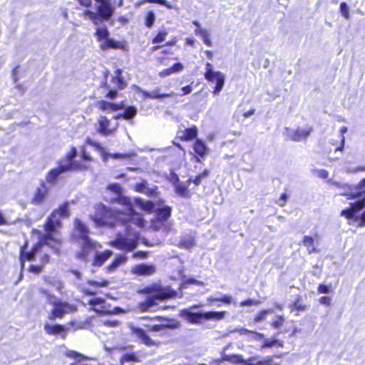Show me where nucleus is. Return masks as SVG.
<instances>
[{"instance_id":"nucleus-53","label":"nucleus","mask_w":365,"mask_h":365,"mask_svg":"<svg viewBox=\"0 0 365 365\" xmlns=\"http://www.w3.org/2000/svg\"><path fill=\"white\" fill-rule=\"evenodd\" d=\"M284 355V354L269 355L265 357L264 359H266L267 362L269 364V365H281L280 362L276 361L275 359H281Z\"/></svg>"},{"instance_id":"nucleus-45","label":"nucleus","mask_w":365,"mask_h":365,"mask_svg":"<svg viewBox=\"0 0 365 365\" xmlns=\"http://www.w3.org/2000/svg\"><path fill=\"white\" fill-rule=\"evenodd\" d=\"M86 284L94 288L107 287L109 285V281L107 279H103L100 282H98L93 279H88L86 281Z\"/></svg>"},{"instance_id":"nucleus-63","label":"nucleus","mask_w":365,"mask_h":365,"mask_svg":"<svg viewBox=\"0 0 365 365\" xmlns=\"http://www.w3.org/2000/svg\"><path fill=\"white\" fill-rule=\"evenodd\" d=\"M319 302L321 304L330 306L331 304V298L329 296H322L319 299Z\"/></svg>"},{"instance_id":"nucleus-24","label":"nucleus","mask_w":365,"mask_h":365,"mask_svg":"<svg viewBox=\"0 0 365 365\" xmlns=\"http://www.w3.org/2000/svg\"><path fill=\"white\" fill-rule=\"evenodd\" d=\"M113 255L110 250H105L102 252H96L93 257L91 264L93 267L102 266Z\"/></svg>"},{"instance_id":"nucleus-1","label":"nucleus","mask_w":365,"mask_h":365,"mask_svg":"<svg viewBox=\"0 0 365 365\" xmlns=\"http://www.w3.org/2000/svg\"><path fill=\"white\" fill-rule=\"evenodd\" d=\"M120 203L127 206V212L113 209L100 203L94 207V214L91 220L98 227L113 228L118 225L125 227V236L118 233L114 240L109 245L118 250L127 252L134 250L139 240V233L132 227L133 225L138 227L144 226V220L133 208L128 197H122L118 200Z\"/></svg>"},{"instance_id":"nucleus-17","label":"nucleus","mask_w":365,"mask_h":365,"mask_svg":"<svg viewBox=\"0 0 365 365\" xmlns=\"http://www.w3.org/2000/svg\"><path fill=\"white\" fill-rule=\"evenodd\" d=\"M197 128L196 125H192V126L185 129L184 130H178L176 138L180 141H191L197 138Z\"/></svg>"},{"instance_id":"nucleus-40","label":"nucleus","mask_w":365,"mask_h":365,"mask_svg":"<svg viewBox=\"0 0 365 365\" xmlns=\"http://www.w3.org/2000/svg\"><path fill=\"white\" fill-rule=\"evenodd\" d=\"M101 86L108 89V92L105 95V98H106L113 100V99H115V98H116L118 97V91L119 89H117L116 88H109V86H108V85L106 81L103 82L101 85Z\"/></svg>"},{"instance_id":"nucleus-60","label":"nucleus","mask_w":365,"mask_h":365,"mask_svg":"<svg viewBox=\"0 0 365 365\" xmlns=\"http://www.w3.org/2000/svg\"><path fill=\"white\" fill-rule=\"evenodd\" d=\"M340 11L342 14V16L346 19H349V9L347 6V4L346 2H341L340 4Z\"/></svg>"},{"instance_id":"nucleus-43","label":"nucleus","mask_w":365,"mask_h":365,"mask_svg":"<svg viewBox=\"0 0 365 365\" xmlns=\"http://www.w3.org/2000/svg\"><path fill=\"white\" fill-rule=\"evenodd\" d=\"M143 95L145 98H168L170 96L168 93H160L158 90H155L152 93H149L147 91H143Z\"/></svg>"},{"instance_id":"nucleus-26","label":"nucleus","mask_w":365,"mask_h":365,"mask_svg":"<svg viewBox=\"0 0 365 365\" xmlns=\"http://www.w3.org/2000/svg\"><path fill=\"white\" fill-rule=\"evenodd\" d=\"M127 257L123 255H117L113 260L105 267L106 273H112L118 269V268L127 262Z\"/></svg>"},{"instance_id":"nucleus-32","label":"nucleus","mask_w":365,"mask_h":365,"mask_svg":"<svg viewBox=\"0 0 365 365\" xmlns=\"http://www.w3.org/2000/svg\"><path fill=\"white\" fill-rule=\"evenodd\" d=\"M134 202L141 210L148 213L152 212L154 208V203L150 200L144 201L142 198L136 197Z\"/></svg>"},{"instance_id":"nucleus-5","label":"nucleus","mask_w":365,"mask_h":365,"mask_svg":"<svg viewBox=\"0 0 365 365\" xmlns=\"http://www.w3.org/2000/svg\"><path fill=\"white\" fill-rule=\"evenodd\" d=\"M98 5L96 8V12L91 10H84L82 15L85 18H88L95 25L102 21H108L113 16L115 11V6L112 0H95Z\"/></svg>"},{"instance_id":"nucleus-33","label":"nucleus","mask_w":365,"mask_h":365,"mask_svg":"<svg viewBox=\"0 0 365 365\" xmlns=\"http://www.w3.org/2000/svg\"><path fill=\"white\" fill-rule=\"evenodd\" d=\"M227 314L226 311H209L205 312V321L215 320L220 321L223 319Z\"/></svg>"},{"instance_id":"nucleus-30","label":"nucleus","mask_w":365,"mask_h":365,"mask_svg":"<svg viewBox=\"0 0 365 365\" xmlns=\"http://www.w3.org/2000/svg\"><path fill=\"white\" fill-rule=\"evenodd\" d=\"M114 73L115 76L112 77L111 82L115 85L117 89H125L127 86V83L122 76V70L117 68Z\"/></svg>"},{"instance_id":"nucleus-55","label":"nucleus","mask_w":365,"mask_h":365,"mask_svg":"<svg viewBox=\"0 0 365 365\" xmlns=\"http://www.w3.org/2000/svg\"><path fill=\"white\" fill-rule=\"evenodd\" d=\"M260 304V301L252 299L250 298L246 299L240 302V307L257 306Z\"/></svg>"},{"instance_id":"nucleus-20","label":"nucleus","mask_w":365,"mask_h":365,"mask_svg":"<svg viewBox=\"0 0 365 365\" xmlns=\"http://www.w3.org/2000/svg\"><path fill=\"white\" fill-rule=\"evenodd\" d=\"M98 124L97 132L103 135H110L115 131V129L110 128V120L105 115H102L98 118Z\"/></svg>"},{"instance_id":"nucleus-48","label":"nucleus","mask_w":365,"mask_h":365,"mask_svg":"<svg viewBox=\"0 0 365 365\" xmlns=\"http://www.w3.org/2000/svg\"><path fill=\"white\" fill-rule=\"evenodd\" d=\"M155 21V16L153 11H149L146 13L145 16V25L148 28H150L153 26Z\"/></svg>"},{"instance_id":"nucleus-19","label":"nucleus","mask_w":365,"mask_h":365,"mask_svg":"<svg viewBox=\"0 0 365 365\" xmlns=\"http://www.w3.org/2000/svg\"><path fill=\"white\" fill-rule=\"evenodd\" d=\"M44 329L48 335H61V338L65 339L66 336V331L68 329L63 324H50L48 323H46L44 324Z\"/></svg>"},{"instance_id":"nucleus-38","label":"nucleus","mask_w":365,"mask_h":365,"mask_svg":"<svg viewBox=\"0 0 365 365\" xmlns=\"http://www.w3.org/2000/svg\"><path fill=\"white\" fill-rule=\"evenodd\" d=\"M302 244L307 248L309 254H313L318 252L314 247V239L310 236H304L302 239Z\"/></svg>"},{"instance_id":"nucleus-50","label":"nucleus","mask_w":365,"mask_h":365,"mask_svg":"<svg viewBox=\"0 0 365 365\" xmlns=\"http://www.w3.org/2000/svg\"><path fill=\"white\" fill-rule=\"evenodd\" d=\"M168 35L166 30H160L158 32L156 36L152 39L153 43H159L163 42Z\"/></svg>"},{"instance_id":"nucleus-8","label":"nucleus","mask_w":365,"mask_h":365,"mask_svg":"<svg viewBox=\"0 0 365 365\" xmlns=\"http://www.w3.org/2000/svg\"><path fill=\"white\" fill-rule=\"evenodd\" d=\"M94 35L96 40L101 42L100 48L101 50L119 49L123 48V45L121 42L113 38H109L110 33L106 26L96 28Z\"/></svg>"},{"instance_id":"nucleus-13","label":"nucleus","mask_w":365,"mask_h":365,"mask_svg":"<svg viewBox=\"0 0 365 365\" xmlns=\"http://www.w3.org/2000/svg\"><path fill=\"white\" fill-rule=\"evenodd\" d=\"M77 155V150L75 147H72L66 154L64 160L66 163L71 166V171H84L88 170V167L83 163H81L74 160Z\"/></svg>"},{"instance_id":"nucleus-52","label":"nucleus","mask_w":365,"mask_h":365,"mask_svg":"<svg viewBox=\"0 0 365 365\" xmlns=\"http://www.w3.org/2000/svg\"><path fill=\"white\" fill-rule=\"evenodd\" d=\"M161 53L164 56L163 57H159L158 58V61L161 64H165L164 62L165 60H169L170 59V56H173L174 54L173 51L170 49H163L161 51Z\"/></svg>"},{"instance_id":"nucleus-18","label":"nucleus","mask_w":365,"mask_h":365,"mask_svg":"<svg viewBox=\"0 0 365 365\" xmlns=\"http://www.w3.org/2000/svg\"><path fill=\"white\" fill-rule=\"evenodd\" d=\"M155 270L154 265L141 263L133 266L130 272L138 276H150L153 274Z\"/></svg>"},{"instance_id":"nucleus-42","label":"nucleus","mask_w":365,"mask_h":365,"mask_svg":"<svg viewBox=\"0 0 365 365\" xmlns=\"http://www.w3.org/2000/svg\"><path fill=\"white\" fill-rule=\"evenodd\" d=\"M129 361L138 362L139 358L135 353H125L120 358V363L121 365Z\"/></svg>"},{"instance_id":"nucleus-39","label":"nucleus","mask_w":365,"mask_h":365,"mask_svg":"<svg viewBox=\"0 0 365 365\" xmlns=\"http://www.w3.org/2000/svg\"><path fill=\"white\" fill-rule=\"evenodd\" d=\"M95 247H86L85 246V242H83L82 245V250L76 253V257L81 260L86 261L87 258L89 255V250H94Z\"/></svg>"},{"instance_id":"nucleus-12","label":"nucleus","mask_w":365,"mask_h":365,"mask_svg":"<svg viewBox=\"0 0 365 365\" xmlns=\"http://www.w3.org/2000/svg\"><path fill=\"white\" fill-rule=\"evenodd\" d=\"M73 224V232L79 239L85 242V246L95 247V242L89 237L90 231L88 226L78 218L74 219Z\"/></svg>"},{"instance_id":"nucleus-41","label":"nucleus","mask_w":365,"mask_h":365,"mask_svg":"<svg viewBox=\"0 0 365 365\" xmlns=\"http://www.w3.org/2000/svg\"><path fill=\"white\" fill-rule=\"evenodd\" d=\"M210 174V171L208 169H204L200 173L195 176V178L192 180V182L195 184L196 187L199 186L202 180L207 178Z\"/></svg>"},{"instance_id":"nucleus-59","label":"nucleus","mask_w":365,"mask_h":365,"mask_svg":"<svg viewBox=\"0 0 365 365\" xmlns=\"http://www.w3.org/2000/svg\"><path fill=\"white\" fill-rule=\"evenodd\" d=\"M145 1L148 3L158 4L161 6H165L168 9H174V6L172 4H170L168 1H167L166 0H145Z\"/></svg>"},{"instance_id":"nucleus-27","label":"nucleus","mask_w":365,"mask_h":365,"mask_svg":"<svg viewBox=\"0 0 365 365\" xmlns=\"http://www.w3.org/2000/svg\"><path fill=\"white\" fill-rule=\"evenodd\" d=\"M192 182V179H188L187 181L183 182H177L175 185V192L177 195L185 198H189L190 197V192L188 189V186Z\"/></svg>"},{"instance_id":"nucleus-44","label":"nucleus","mask_w":365,"mask_h":365,"mask_svg":"<svg viewBox=\"0 0 365 365\" xmlns=\"http://www.w3.org/2000/svg\"><path fill=\"white\" fill-rule=\"evenodd\" d=\"M284 345L283 344V341H281V340H277V339H266L264 340V341L263 342V344L261 345V349H264V348H270V347H272L274 346H277L279 347H282Z\"/></svg>"},{"instance_id":"nucleus-23","label":"nucleus","mask_w":365,"mask_h":365,"mask_svg":"<svg viewBox=\"0 0 365 365\" xmlns=\"http://www.w3.org/2000/svg\"><path fill=\"white\" fill-rule=\"evenodd\" d=\"M39 264H31L28 267V271L33 274H40L43 272V268L46 264H47L50 261V256L47 253H43L41 255L39 258Z\"/></svg>"},{"instance_id":"nucleus-7","label":"nucleus","mask_w":365,"mask_h":365,"mask_svg":"<svg viewBox=\"0 0 365 365\" xmlns=\"http://www.w3.org/2000/svg\"><path fill=\"white\" fill-rule=\"evenodd\" d=\"M203 76L207 82L215 83L212 93L215 96L218 95L224 87L225 75L221 71H214L212 63L207 62Z\"/></svg>"},{"instance_id":"nucleus-51","label":"nucleus","mask_w":365,"mask_h":365,"mask_svg":"<svg viewBox=\"0 0 365 365\" xmlns=\"http://www.w3.org/2000/svg\"><path fill=\"white\" fill-rule=\"evenodd\" d=\"M107 190H110L117 196H120L122 194V187L118 183H110L107 186Z\"/></svg>"},{"instance_id":"nucleus-49","label":"nucleus","mask_w":365,"mask_h":365,"mask_svg":"<svg viewBox=\"0 0 365 365\" xmlns=\"http://www.w3.org/2000/svg\"><path fill=\"white\" fill-rule=\"evenodd\" d=\"M66 356L68 357L75 359L76 361H81L88 359L86 356H85L82 354L77 352L76 351H73V350L68 351L66 353Z\"/></svg>"},{"instance_id":"nucleus-21","label":"nucleus","mask_w":365,"mask_h":365,"mask_svg":"<svg viewBox=\"0 0 365 365\" xmlns=\"http://www.w3.org/2000/svg\"><path fill=\"white\" fill-rule=\"evenodd\" d=\"M96 106L101 111H117L124 108L123 102L118 103L108 102L105 100H100L96 103Z\"/></svg>"},{"instance_id":"nucleus-2","label":"nucleus","mask_w":365,"mask_h":365,"mask_svg":"<svg viewBox=\"0 0 365 365\" xmlns=\"http://www.w3.org/2000/svg\"><path fill=\"white\" fill-rule=\"evenodd\" d=\"M349 200L360 198L359 200L351 202L349 207L342 210L340 215L349 220L357 223V226H365V182L362 179L358 184L350 187V192L346 194Z\"/></svg>"},{"instance_id":"nucleus-58","label":"nucleus","mask_w":365,"mask_h":365,"mask_svg":"<svg viewBox=\"0 0 365 365\" xmlns=\"http://www.w3.org/2000/svg\"><path fill=\"white\" fill-rule=\"evenodd\" d=\"M284 322V317L282 315L278 316L276 319L273 320L271 326L274 329H278L283 325Z\"/></svg>"},{"instance_id":"nucleus-22","label":"nucleus","mask_w":365,"mask_h":365,"mask_svg":"<svg viewBox=\"0 0 365 365\" xmlns=\"http://www.w3.org/2000/svg\"><path fill=\"white\" fill-rule=\"evenodd\" d=\"M51 215L61 219L68 218L71 216V210L69 207V202L65 201L58 206L57 208L54 209L51 212Z\"/></svg>"},{"instance_id":"nucleus-15","label":"nucleus","mask_w":365,"mask_h":365,"mask_svg":"<svg viewBox=\"0 0 365 365\" xmlns=\"http://www.w3.org/2000/svg\"><path fill=\"white\" fill-rule=\"evenodd\" d=\"M49 189L44 182L36 187L31 198V203L36 205H41L44 203L48 196Z\"/></svg>"},{"instance_id":"nucleus-47","label":"nucleus","mask_w":365,"mask_h":365,"mask_svg":"<svg viewBox=\"0 0 365 365\" xmlns=\"http://www.w3.org/2000/svg\"><path fill=\"white\" fill-rule=\"evenodd\" d=\"M273 310L272 309H266L259 311L255 317L254 321L259 322L264 320L267 314H272Z\"/></svg>"},{"instance_id":"nucleus-29","label":"nucleus","mask_w":365,"mask_h":365,"mask_svg":"<svg viewBox=\"0 0 365 365\" xmlns=\"http://www.w3.org/2000/svg\"><path fill=\"white\" fill-rule=\"evenodd\" d=\"M172 208L168 205L155 210V218L158 222H164L171 216Z\"/></svg>"},{"instance_id":"nucleus-54","label":"nucleus","mask_w":365,"mask_h":365,"mask_svg":"<svg viewBox=\"0 0 365 365\" xmlns=\"http://www.w3.org/2000/svg\"><path fill=\"white\" fill-rule=\"evenodd\" d=\"M333 292V289L330 284L321 283L317 287L318 294H328Z\"/></svg>"},{"instance_id":"nucleus-10","label":"nucleus","mask_w":365,"mask_h":365,"mask_svg":"<svg viewBox=\"0 0 365 365\" xmlns=\"http://www.w3.org/2000/svg\"><path fill=\"white\" fill-rule=\"evenodd\" d=\"M43 245H44V243L39 240L32 246L31 250L28 251L29 241H24L23 245L20 247L19 256V260L22 268L24 267L26 262H31L36 259V255L41 250Z\"/></svg>"},{"instance_id":"nucleus-3","label":"nucleus","mask_w":365,"mask_h":365,"mask_svg":"<svg viewBox=\"0 0 365 365\" xmlns=\"http://www.w3.org/2000/svg\"><path fill=\"white\" fill-rule=\"evenodd\" d=\"M141 319L150 320V321H159V322H165L168 324H153L152 326L148 327L147 330L143 329L140 327H130L131 333L139 340V341L147 346H157L160 344V342L156 341L150 338L148 335V332L150 331H160L164 330L165 329H176L180 327V323L173 319H169L168 317L157 315L155 317H148L144 316L141 317ZM147 327V326H145Z\"/></svg>"},{"instance_id":"nucleus-9","label":"nucleus","mask_w":365,"mask_h":365,"mask_svg":"<svg viewBox=\"0 0 365 365\" xmlns=\"http://www.w3.org/2000/svg\"><path fill=\"white\" fill-rule=\"evenodd\" d=\"M259 356L257 355L252 356L247 359H245L241 354H224L222 356L220 361H228L232 364L236 365H269L264 358L262 359L256 361Z\"/></svg>"},{"instance_id":"nucleus-14","label":"nucleus","mask_w":365,"mask_h":365,"mask_svg":"<svg viewBox=\"0 0 365 365\" xmlns=\"http://www.w3.org/2000/svg\"><path fill=\"white\" fill-rule=\"evenodd\" d=\"M71 166L68 165L59 164L56 168L51 169L46 176V180L51 185H54L57 182L61 175L63 173L71 172Z\"/></svg>"},{"instance_id":"nucleus-57","label":"nucleus","mask_w":365,"mask_h":365,"mask_svg":"<svg viewBox=\"0 0 365 365\" xmlns=\"http://www.w3.org/2000/svg\"><path fill=\"white\" fill-rule=\"evenodd\" d=\"M81 158L83 160L86 161V162L93 161V158L91 156V155L86 150L85 147H81Z\"/></svg>"},{"instance_id":"nucleus-35","label":"nucleus","mask_w":365,"mask_h":365,"mask_svg":"<svg viewBox=\"0 0 365 365\" xmlns=\"http://www.w3.org/2000/svg\"><path fill=\"white\" fill-rule=\"evenodd\" d=\"M220 302L224 304L229 305L235 302L230 295L224 294L221 297H210L207 299V303L208 305H212L214 302Z\"/></svg>"},{"instance_id":"nucleus-37","label":"nucleus","mask_w":365,"mask_h":365,"mask_svg":"<svg viewBox=\"0 0 365 365\" xmlns=\"http://www.w3.org/2000/svg\"><path fill=\"white\" fill-rule=\"evenodd\" d=\"M196 241L194 237H182L178 242V247L189 250L195 247Z\"/></svg>"},{"instance_id":"nucleus-28","label":"nucleus","mask_w":365,"mask_h":365,"mask_svg":"<svg viewBox=\"0 0 365 365\" xmlns=\"http://www.w3.org/2000/svg\"><path fill=\"white\" fill-rule=\"evenodd\" d=\"M192 24L195 26H197V29L195 30V35L200 36L202 39V41H203V43L206 46H212V41L210 39V36L209 32L206 29H202L200 27V25L198 21H193Z\"/></svg>"},{"instance_id":"nucleus-25","label":"nucleus","mask_w":365,"mask_h":365,"mask_svg":"<svg viewBox=\"0 0 365 365\" xmlns=\"http://www.w3.org/2000/svg\"><path fill=\"white\" fill-rule=\"evenodd\" d=\"M182 315L191 324H200L205 321V312H192L187 309L182 311Z\"/></svg>"},{"instance_id":"nucleus-16","label":"nucleus","mask_w":365,"mask_h":365,"mask_svg":"<svg viewBox=\"0 0 365 365\" xmlns=\"http://www.w3.org/2000/svg\"><path fill=\"white\" fill-rule=\"evenodd\" d=\"M287 139L294 142H299L302 140H306L312 132V128H308L307 129L292 130L286 128Z\"/></svg>"},{"instance_id":"nucleus-46","label":"nucleus","mask_w":365,"mask_h":365,"mask_svg":"<svg viewBox=\"0 0 365 365\" xmlns=\"http://www.w3.org/2000/svg\"><path fill=\"white\" fill-rule=\"evenodd\" d=\"M105 301V299L103 297H93L88 300V304L91 307L92 310L97 311L96 307L104 304Z\"/></svg>"},{"instance_id":"nucleus-6","label":"nucleus","mask_w":365,"mask_h":365,"mask_svg":"<svg viewBox=\"0 0 365 365\" xmlns=\"http://www.w3.org/2000/svg\"><path fill=\"white\" fill-rule=\"evenodd\" d=\"M141 292L150 294L154 299L160 301L174 299L178 295L177 291L173 289L171 286H162L159 284L147 286L142 289Z\"/></svg>"},{"instance_id":"nucleus-11","label":"nucleus","mask_w":365,"mask_h":365,"mask_svg":"<svg viewBox=\"0 0 365 365\" xmlns=\"http://www.w3.org/2000/svg\"><path fill=\"white\" fill-rule=\"evenodd\" d=\"M53 309L48 315V318L53 321L56 319H62L66 314L76 312L77 307L74 304H71L68 302L61 300L56 301L53 304Z\"/></svg>"},{"instance_id":"nucleus-4","label":"nucleus","mask_w":365,"mask_h":365,"mask_svg":"<svg viewBox=\"0 0 365 365\" xmlns=\"http://www.w3.org/2000/svg\"><path fill=\"white\" fill-rule=\"evenodd\" d=\"M62 227V222L59 218L56 217L50 213L46 219L43 229L44 233L40 237V240L45 245L49 247L54 252L59 254L63 244V240L56 236Z\"/></svg>"},{"instance_id":"nucleus-64","label":"nucleus","mask_w":365,"mask_h":365,"mask_svg":"<svg viewBox=\"0 0 365 365\" xmlns=\"http://www.w3.org/2000/svg\"><path fill=\"white\" fill-rule=\"evenodd\" d=\"M81 293L84 296L91 297V296H95L97 294V292L94 291V290H92V289L88 288V287H83L81 289Z\"/></svg>"},{"instance_id":"nucleus-36","label":"nucleus","mask_w":365,"mask_h":365,"mask_svg":"<svg viewBox=\"0 0 365 365\" xmlns=\"http://www.w3.org/2000/svg\"><path fill=\"white\" fill-rule=\"evenodd\" d=\"M156 299H154L153 297L150 295L145 300L140 302L138 305V308L141 312H149L150 308L156 304Z\"/></svg>"},{"instance_id":"nucleus-62","label":"nucleus","mask_w":365,"mask_h":365,"mask_svg":"<svg viewBox=\"0 0 365 365\" xmlns=\"http://www.w3.org/2000/svg\"><path fill=\"white\" fill-rule=\"evenodd\" d=\"M148 256V252L146 251H137L133 254V258L145 259Z\"/></svg>"},{"instance_id":"nucleus-31","label":"nucleus","mask_w":365,"mask_h":365,"mask_svg":"<svg viewBox=\"0 0 365 365\" xmlns=\"http://www.w3.org/2000/svg\"><path fill=\"white\" fill-rule=\"evenodd\" d=\"M193 150L195 153L200 158H204L208 151L205 143L200 139H196L193 144Z\"/></svg>"},{"instance_id":"nucleus-56","label":"nucleus","mask_w":365,"mask_h":365,"mask_svg":"<svg viewBox=\"0 0 365 365\" xmlns=\"http://www.w3.org/2000/svg\"><path fill=\"white\" fill-rule=\"evenodd\" d=\"M146 184H147V182L145 180H143L140 182H137L134 185V190L138 192L143 193L144 194V192H145V191L146 190V187H146Z\"/></svg>"},{"instance_id":"nucleus-61","label":"nucleus","mask_w":365,"mask_h":365,"mask_svg":"<svg viewBox=\"0 0 365 365\" xmlns=\"http://www.w3.org/2000/svg\"><path fill=\"white\" fill-rule=\"evenodd\" d=\"M144 194L148 197L156 196L158 195V187L155 185L152 188L146 187Z\"/></svg>"},{"instance_id":"nucleus-34","label":"nucleus","mask_w":365,"mask_h":365,"mask_svg":"<svg viewBox=\"0 0 365 365\" xmlns=\"http://www.w3.org/2000/svg\"><path fill=\"white\" fill-rule=\"evenodd\" d=\"M137 113V109L135 106H128L124 109V111L121 114H118L114 117V119H119L123 118L125 120H130L133 118Z\"/></svg>"}]
</instances>
